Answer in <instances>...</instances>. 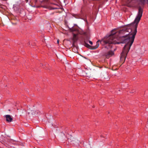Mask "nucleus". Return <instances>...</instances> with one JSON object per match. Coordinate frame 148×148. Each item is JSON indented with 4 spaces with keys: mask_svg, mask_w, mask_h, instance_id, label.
I'll list each match as a JSON object with an SVG mask.
<instances>
[{
    "mask_svg": "<svg viewBox=\"0 0 148 148\" xmlns=\"http://www.w3.org/2000/svg\"><path fill=\"white\" fill-rule=\"evenodd\" d=\"M72 46L73 47L72 49V51L75 53H77V49L76 47H75V46H73L72 45Z\"/></svg>",
    "mask_w": 148,
    "mask_h": 148,
    "instance_id": "nucleus-10",
    "label": "nucleus"
},
{
    "mask_svg": "<svg viewBox=\"0 0 148 148\" xmlns=\"http://www.w3.org/2000/svg\"><path fill=\"white\" fill-rule=\"evenodd\" d=\"M99 104H100V105H103L102 103H99Z\"/></svg>",
    "mask_w": 148,
    "mask_h": 148,
    "instance_id": "nucleus-19",
    "label": "nucleus"
},
{
    "mask_svg": "<svg viewBox=\"0 0 148 148\" xmlns=\"http://www.w3.org/2000/svg\"><path fill=\"white\" fill-rule=\"evenodd\" d=\"M5 117L6 118V120L8 122H10L12 121L13 119L12 116L9 115H5Z\"/></svg>",
    "mask_w": 148,
    "mask_h": 148,
    "instance_id": "nucleus-8",
    "label": "nucleus"
},
{
    "mask_svg": "<svg viewBox=\"0 0 148 148\" xmlns=\"http://www.w3.org/2000/svg\"><path fill=\"white\" fill-rule=\"evenodd\" d=\"M82 8H83V7H82Z\"/></svg>",
    "mask_w": 148,
    "mask_h": 148,
    "instance_id": "nucleus-27",
    "label": "nucleus"
},
{
    "mask_svg": "<svg viewBox=\"0 0 148 148\" xmlns=\"http://www.w3.org/2000/svg\"><path fill=\"white\" fill-rule=\"evenodd\" d=\"M28 114L29 115H30V112H28Z\"/></svg>",
    "mask_w": 148,
    "mask_h": 148,
    "instance_id": "nucleus-16",
    "label": "nucleus"
},
{
    "mask_svg": "<svg viewBox=\"0 0 148 148\" xmlns=\"http://www.w3.org/2000/svg\"><path fill=\"white\" fill-rule=\"evenodd\" d=\"M77 27V25H76ZM76 26V25L75 24L74 26L72 27L71 28H69V30L71 32H73L74 31H78L77 28L74 27V26Z\"/></svg>",
    "mask_w": 148,
    "mask_h": 148,
    "instance_id": "nucleus-9",
    "label": "nucleus"
},
{
    "mask_svg": "<svg viewBox=\"0 0 148 148\" xmlns=\"http://www.w3.org/2000/svg\"><path fill=\"white\" fill-rule=\"evenodd\" d=\"M8 111H10V109L8 110Z\"/></svg>",
    "mask_w": 148,
    "mask_h": 148,
    "instance_id": "nucleus-22",
    "label": "nucleus"
},
{
    "mask_svg": "<svg viewBox=\"0 0 148 148\" xmlns=\"http://www.w3.org/2000/svg\"><path fill=\"white\" fill-rule=\"evenodd\" d=\"M57 42L58 44H59V40H57Z\"/></svg>",
    "mask_w": 148,
    "mask_h": 148,
    "instance_id": "nucleus-15",
    "label": "nucleus"
},
{
    "mask_svg": "<svg viewBox=\"0 0 148 148\" xmlns=\"http://www.w3.org/2000/svg\"><path fill=\"white\" fill-rule=\"evenodd\" d=\"M80 34H86V33L85 32H84L83 33H80Z\"/></svg>",
    "mask_w": 148,
    "mask_h": 148,
    "instance_id": "nucleus-14",
    "label": "nucleus"
},
{
    "mask_svg": "<svg viewBox=\"0 0 148 148\" xmlns=\"http://www.w3.org/2000/svg\"><path fill=\"white\" fill-rule=\"evenodd\" d=\"M114 30L111 31V34L107 37L106 40H103L99 42L103 45H107L105 47L108 49L112 48L111 44H119L120 43H126L129 41V38L125 36L123 34H120L119 32H114Z\"/></svg>",
    "mask_w": 148,
    "mask_h": 148,
    "instance_id": "nucleus-2",
    "label": "nucleus"
},
{
    "mask_svg": "<svg viewBox=\"0 0 148 148\" xmlns=\"http://www.w3.org/2000/svg\"><path fill=\"white\" fill-rule=\"evenodd\" d=\"M78 40L77 37V35L75 34H73V38L72 39V41L73 42V45L75 46V43Z\"/></svg>",
    "mask_w": 148,
    "mask_h": 148,
    "instance_id": "nucleus-7",
    "label": "nucleus"
},
{
    "mask_svg": "<svg viewBox=\"0 0 148 148\" xmlns=\"http://www.w3.org/2000/svg\"><path fill=\"white\" fill-rule=\"evenodd\" d=\"M132 1L138 8V14L134 22L127 25L123 29L119 31V33L123 34L125 36L129 38V40H132V42H134L137 32L138 23L142 16L143 8L145 4V0H132Z\"/></svg>",
    "mask_w": 148,
    "mask_h": 148,
    "instance_id": "nucleus-1",
    "label": "nucleus"
},
{
    "mask_svg": "<svg viewBox=\"0 0 148 148\" xmlns=\"http://www.w3.org/2000/svg\"><path fill=\"white\" fill-rule=\"evenodd\" d=\"M42 7L43 8H45V6H42Z\"/></svg>",
    "mask_w": 148,
    "mask_h": 148,
    "instance_id": "nucleus-17",
    "label": "nucleus"
},
{
    "mask_svg": "<svg viewBox=\"0 0 148 148\" xmlns=\"http://www.w3.org/2000/svg\"><path fill=\"white\" fill-rule=\"evenodd\" d=\"M57 9V8H52V9Z\"/></svg>",
    "mask_w": 148,
    "mask_h": 148,
    "instance_id": "nucleus-18",
    "label": "nucleus"
},
{
    "mask_svg": "<svg viewBox=\"0 0 148 148\" xmlns=\"http://www.w3.org/2000/svg\"><path fill=\"white\" fill-rule=\"evenodd\" d=\"M114 54V52L112 51H110L107 53H104V55L107 58H109L110 57Z\"/></svg>",
    "mask_w": 148,
    "mask_h": 148,
    "instance_id": "nucleus-6",
    "label": "nucleus"
},
{
    "mask_svg": "<svg viewBox=\"0 0 148 148\" xmlns=\"http://www.w3.org/2000/svg\"><path fill=\"white\" fill-rule=\"evenodd\" d=\"M35 1H36V2L37 1V0H34Z\"/></svg>",
    "mask_w": 148,
    "mask_h": 148,
    "instance_id": "nucleus-23",
    "label": "nucleus"
},
{
    "mask_svg": "<svg viewBox=\"0 0 148 148\" xmlns=\"http://www.w3.org/2000/svg\"><path fill=\"white\" fill-rule=\"evenodd\" d=\"M128 42H126L124 46L123 51L121 53L120 60L121 61L124 62L125 59L126 55L129 51L130 47L132 45L134 42H132V40H129Z\"/></svg>",
    "mask_w": 148,
    "mask_h": 148,
    "instance_id": "nucleus-3",
    "label": "nucleus"
},
{
    "mask_svg": "<svg viewBox=\"0 0 148 148\" xmlns=\"http://www.w3.org/2000/svg\"><path fill=\"white\" fill-rule=\"evenodd\" d=\"M138 1H139L140 0H138ZM145 4H146V1H147L148 3V0H145Z\"/></svg>",
    "mask_w": 148,
    "mask_h": 148,
    "instance_id": "nucleus-11",
    "label": "nucleus"
},
{
    "mask_svg": "<svg viewBox=\"0 0 148 148\" xmlns=\"http://www.w3.org/2000/svg\"><path fill=\"white\" fill-rule=\"evenodd\" d=\"M69 141L72 142V143L75 144V145H78L79 144V141L76 138H74L73 137L70 136V138H68Z\"/></svg>",
    "mask_w": 148,
    "mask_h": 148,
    "instance_id": "nucleus-5",
    "label": "nucleus"
},
{
    "mask_svg": "<svg viewBox=\"0 0 148 148\" xmlns=\"http://www.w3.org/2000/svg\"><path fill=\"white\" fill-rule=\"evenodd\" d=\"M89 42L91 45L92 44V42L91 41H89Z\"/></svg>",
    "mask_w": 148,
    "mask_h": 148,
    "instance_id": "nucleus-13",
    "label": "nucleus"
},
{
    "mask_svg": "<svg viewBox=\"0 0 148 148\" xmlns=\"http://www.w3.org/2000/svg\"><path fill=\"white\" fill-rule=\"evenodd\" d=\"M76 18H77V17H75Z\"/></svg>",
    "mask_w": 148,
    "mask_h": 148,
    "instance_id": "nucleus-25",
    "label": "nucleus"
},
{
    "mask_svg": "<svg viewBox=\"0 0 148 148\" xmlns=\"http://www.w3.org/2000/svg\"><path fill=\"white\" fill-rule=\"evenodd\" d=\"M134 92H135V91L134 90H132L130 91V93H134Z\"/></svg>",
    "mask_w": 148,
    "mask_h": 148,
    "instance_id": "nucleus-12",
    "label": "nucleus"
},
{
    "mask_svg": "<svg viewBox=\"0 0 148 148\" xmlns=\"http://www.w3.org/2000/svg\"><path fill=\"white\" fill-rule=\"evenodd\" d=\"M16 102H15V104H16Z\"/></svg>",
    "mask_w": 148,
    "mask_h": 148,
    "instance_id": "nucleus-26",
    "label": "nucleus"
},
{
    "mask_svg": "<svg viewBox=\"0 0 148 148\" xmlns=\"http://www.w3.org/2000/svg\"><path fill=\"white\" fill-rule=\"evenodd\" d=\"M28 44L29 45H30V42H29L28 43Z\"/></svg>",
    "mask_w": 148,
    "mask_h": 148,
    "instance_id": "nucleus-20",
    "label": "nucleus"
},
{
    "mask_svg": "<svg viewBox=\"0 0 148 148\" xmlns=\"http://www.w3.org/2000/svg\"><path fill=\"white\" fill-rule=\"evenodd\" d=\"M31 114H33V113H32Z\"/></svg>",
    "mask_w": 148,
    "mask_h": 148,
    "instance_id": "nucleus-24",
    "label": "nucleus"
},
{
    "mask_svg": "<svg viewBox=\"0 0 148 148\" xmlns=\"http://www.w3.org/2000/svg\"><path fill=\"white\" fill-rule=\"evenodd\" d=\"M28 1V0H26V2H27Z\"/></svg>",
    "mask_w": 148,
    "mask_h": 148,
    "instance_id": "nucleus-21",
    "label": "nucleus"
},
{
    "mask_svg": "<svg viewBox=\"0 0 148 148\" xmlns=\"http://www.w3.org/2000/svg\"><path fill=\"white\" fill-rule=\"evenodd\" d=\"M100 41V40H98L96 42V44L95 46H91L88 44L85 41H84V45L87 48H88L91 49H95L97 48L99 46V42Z\"/></svg>",
    "mask_w": 148,
    "mask_h": 148,
    "instance_id": "nucleus-4",
    "label": "nucleus"
}]
</instances>
